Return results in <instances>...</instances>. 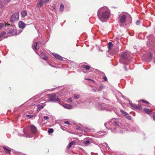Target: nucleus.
<instances>
[{
  "label": "nucleus",
  "instance_id": "f257e3e1",
  "mask_svg": "<svg viewBox=\"0 0 155 155\" xmlns=\"http://www.w3.org/2000/svg\"><path fill=\"white\" fill-rule=\"evenodd\" d=\"M104 8H101L99 9L97 12V16L99 19L102 22H104V19L108 18L110 16V13L108 11H104Z\"/></svg>",
  "mask_w": 155,
  "mask_h": 155
},
{
  "label": "nucleus",
  "instance_id": "f03ea898",
  "mask_svg": "<svg viewBox=\"0 0 155 155\" xmlns=\"http://www.w3.org/2000/svg\"><path fill=\"white\" fill-rule=\"evenodd\" d=\"M56 94H52L49 95L50 98L49 99V101L51 102H59L60 101V99L56 97Z\"/></svg>",
  "mask_w": 155,
  "mask_h": 155
},
{
  "label": "nucleus",
  "instance_id": "7ed1b4c3",
  "mask_svg": "<svg viewBox=\"0 0 155 155\" xmlns=\"http://www.w3.org/2000/svg\"><path fill=\"white\" fill-rule=\"evenodd\" d=\"M19 20V13L18 12H15L13 14L11 18V21L12 22H15L18 21Z\"/></svg>",
  "mask_w": 155,
  "mask_h": 155
},
{
  "label": "nucleus",
  "instance_id": "20e7f679",
  "mask_svg": "<svg viewBox=\"0 0 155 155\" xmlns=\"http://www.w3.org/2000/svg\"><path fill=\"white\" fill-rule=\"evenodd\" d=\"M20 33L19 31H17L16 29H11L9 31L8 33L12 35H18Z\"/></svg>",
  "mask_w": 155,
  "mask_h": 155
},
{
  "label": "nucleus",
  "instance_id": "39448f33",
  "mask_svg": "<svg viewBox=\"0 0 155 155\" xmlns=\"http://www.w3.org/2000/svg\"><path fill=\"white\" fill-rule=\"evenodd\" d=\"M49 0H40L38 2L37 6L38 8L41 7L43 5L44 2H47L49 1Z\"/></svg>",
  "mask_w": 155,
  "mask_h": 155
},
{
  "label": "nucleus",
  "instance_id": "423d86ee",
  "mask_svg": "<svg viewBox=\"0 0 155 155\" xmlns=\"http://www.w3.org/2000/svg\"><path fill=\"white\" fill-rule=\"evenodd\" d=\"M126 20V16L124 15H122L120 17V25L121 26V24L124 23Z\"/></svg>",
  "mask_w": 155,
  "mask_h": 155
},
{
  "label": "nucleus",
  "instance_id": "0eeeda50",
  "mask_svg": "<svg viewBox=\"0 0 155 155\" xmlns=\"http://www.w3.org/2000/svg\"><path fill=\"white\" fill-rule=\"evenodd\" d=\"M18 24L19 27L20 28H24L25 27V24L21 21H19Z\"/></svg>",
  "mask_w": 155,
  "mask_h": 155
},
{
  "label": "nucleus",
  "instance_id": "6e6552de",
  "mask_svg": "<svg viewBox=\"0 0 155 155\" xmlns=\"http://www.w3.org/2000/svg\"><path fill=\"white\" fill-rule=\"evenodd\" d=\"M6 34V32L4 31H3L0 33V41L7 37H5V36Z\"/></svg>",
  "mask_w": 155,
  "mask_h": 155
},
{
  "label": "nucleus",
  "instance_id": "1a4fd4ad",
  "mask_svg": "<svg viewBox=\"0 0 155 155\" xmlns=\"http://www.w3.org/2000/svg\"><path fill=\"white\" fill-rule=\"evenodd\" d=\"M3 148L5 152L7 153H10L11 151V150L10 148L7 147H3Z\"/></svg>",
  "mask_w": 155,
  "mask_h": 155
},
{
  "label": "nucleus",
  "instance_id": "9d476101",
  "mask_svg": "<svg viewBox=\"0 0 155 155\" xmlns=\"http://www.w3.org/2000/svg\"><path fill=\"white\" fill-rule=\"evenodd\" d=\"M53 56L55 58H56L60 60H63V57L59 55L55 54V53H53Z\"/></svg>",
  "mask_w": 155,
  "mask_h": 155
},
{
  "label": "nucleus",
  "instance_id": "9b49d317",
  "mask_svg": "<svg viewBox=\"0 0 155 155\" xmlns=\"http://www.w3.org/2000/svg\"><path fill=\"white\" fill-rule=\"evenodd\" d=\"M41 42H35V43L34 44V45L33 46V49H34V50H37L38 49V48H37V46H38V45H39V44Z\"/></svg>",
  "mask_w": 155,
  "mask_h": 155
},
{
  "label": "nucleus",
  "instance_id": "f8f14e48",
  "mask_svg": "<svg viewBox=\"0 0 155 155\" xmlns=\"http://www.w3.org/2000/svg\"><path fill=\"white\" fill-rule=\"evenodd\" d=\"M30 129L31 132L33 133H35L37 131V129L36 127L33 125H31L30 126Z\"/></svg>",
  "mask_w": 155,
  "mask_h": 155
},
{
  "label": "nucleus",
  "instance_id": "ddd939ff",
  "mask_svg": "<svg viewBox=\"0 0 155 155\" xmlns=\"http://www.w3.org/2000/svg\"><path fill=\"white\" fill-rule=\"evenodd\" d=\"M63 106L65 108L68 109H71L73 107V106L70 104H64Z\"/></svg>",
  "mask_w": 155,
  "mask_h": 155
},
{
  "label": "nucleus",
  "instance_id": "4468645a",
  "mask_svg": "<svg viewBox=\"0 0 155 155\" xmlns=\"http://www.w3.org/2000/svg\"><path fill=\"white\" fill-rule=\"evenodd\" d=\"M121 57L124 59H126L127 58V54L126 52L122 53L121 54Z\"/></svg>",
  "mask_w": 155,
  "mask_h": 155
},
{
  "label": "nucleus",
  "instance_id": "2eb2a0df",
  "mask_svg": "<svg viewBox=\"0 0 155 155\" xmlns=\"http://www.w3.org/2000/svg\"><path fill=\"white\" fill-rule=\"evenodd\" d=\"M81 67L86 69L87 70H88L91 68V66L89 65H82Z\"/></svg>",
  "mask_w": 155,
  "mask_h": 155
},
{
  "label": "nucleus",
  "instance_id": "dca6fc26",
  "mask_svg": "<svg viewBox=\"0 0 155 155\" xmlns=\"http://www.w3.org/2000/svg\"><path fill=\"white\" fill-rule=\"evenodd\" d=\"M75 143V142L74 141H72L70 143L67 147L68 149H70L71 147Z\"/></svg>",
  "mask_w": 155,
  "mask_h": 155
},
{
  "label": "nucleus",
  "instance_id": "f3484780",
  "mask_svg": "<svg viewBox=\"0 0 155 155\" xmlns=\"http://www.w3.org/2000/svg\"><path fill=\"white\" fill-rule=\"evenodd\" d=\"M144 111L147 114H149L151 113V111L149 109L145 108L143 109Z\"/></svg>",
  "mask_w": 155,
  "mask_h": 155
},
{
  "label": "nucleus",
  "instance_id": "a211bd4d",
  "mask_svg": "<svg viewBox=\"0 0 155 155\" xmlns=\"http://www.w3.org/2000/svg\"><path fill=\"white\" fill-rule=\"evenodd\" d=\"M21 15L23 17H25L27 15V12L25 11H22L21 13Z\"/></svg>",
  "mask_w": 155,
  "mask_h": 155
},
{
  "label": "nucleus",
  "instance_id": "6ab92c4d",
  "mask_svg": "<svg viewBox=\"0 0 155 155\" xmlns=\"http://www.w3.org/2000/svg\"><path fill=\"white\" fill-rule=\"evenodd\" d=\"M113 45L112 42H110L108 44V48L110 50L111 47L113 46Z\"/></svg>",
  "mask_w": 155,
  "mask_h": 155
},
{
  "label": "nucleus",
  "instance_id": "aec40b11",
  "mask_svg": "<svg viewBox=\"0 0 155 155\" xmlns=\"http://www.w3.org/2000/svg\"><path fill=\"white\" fill-rule=\"evenodd\" d=\"M104 104H102L100 105H99V107L102 110L104 109L105 108L104 107Z\"/></svg>",
  "mask_w": 155,
  "mask_h": 155
},
{
  "label": "nucleus",
  "instance_id": "412c9836",
  "mask_svg": "<svg viewBox=\"0 0 155 155\" xmlns=\"http://www.w3.org/2000/svg\"><path fill=\"white\" fill-rule=\"evenodd\" d=\"M64 9V6L63 5H61L60 7V10L61 12H62Z\"/></svg>",
  "mask_w": 155,
  "mask_h": 155
},
{
  "label": "nucleus",
  "instance_id": "4be33fe9",
  "mask_svg": "<svg viewBox=\"0 0 155 155\" xmlns=\"http://www.w3.org/2000/svg\"><path fill=\"white\" fill-rule=\"evenodd\" d=\"M37 107L38 110H40L43 108V106L41 105H38Z\"/></svg>",
  "mask_w": 155,
  "mask_h": 155
},
{
  "label": "nucleus",
  "instance_id": "5701e85b",
  "mask_svg": "<svg viewBox=\"0 0 155 155\" xmlns=\"http://www.w3.org/2000/svg\"><path fill=\"white\" fill-rule=\"evenodd\" d=\"M54 130L52 128L49 129L48 130V132L49 134H51L53 132Z\"/></svg>",
  "mask_w": 155,
  "mask_h": 155
},
{
  "label": "nucleus",
  "instance_id": "b1692460",
  "mask_svg": "<svg viewBox=\"0 0 155 155\" xmlns=\"http://www.w3.org/2000/svg\"><path fill=\"white\" fill-rule=\"evenodd\" d=\"M130 104L131 106L133 107L134 108L137 109V106L135 104H133L131 103H130Z\"/></svg>",
  "mask_w": 155,
  "mask_h": 155
},
{
  "label": "nucleus",
  "instance_id": "393cba45",
  "mask_svg": "<svg viewBox=\"0 0 155 155\" xmlns=\"http://www.w3.org/2000/svg\"><path fill=\"white\" fill-rule=\"evenodd\" d=\"M80 96L78 94H75L74 95V98L78 99L79 98Z\"/></svg>",
  "mask_w": 155,
  "mask_h": 155
},
{
  "label": "nucleus",
  "instance_id": "a878e982",
  "mask_svg": "<svg viewBox=\"0 0 155 155\" xmlns=\"http://www.w3.org/2000/svg\"><path fill=\"white\" fill-rule=\"evenodd\" d=\"M5 24L4 23H0V29L2 28L4 26Z\"/></svg>",
  "mask_w": 155,
  "mask_h": 155
},
{
  "label": "nucleus",
  "instance_id": "bb28decb",
  "mask_svg": "<svg viewBox=\"0 0 155 155\" xmlns=\"http://www.w3.org/2000/svg\"><path fill=\"white\" fill-rule=\"evenodd\" d=\"M84 144L86 145H88V144H89L90 143V142L89 140H87L85 141H84Z\"/></svg>",
  "mask_w": 155,
  "mask_h": 155
},
{
  "label": "nucleus",
  "instance_id": "cd10ccee",
  "mask_svg": "<svg viewBox=\"0 0 155 155\" xmlns=\"http://www.w3.org/2000/svg\"><path fill=\"white\" fill-rule=\"evenodd\" d=\"M114 124L115 126H117L119 125V123L118 121H115L114 122Z\"/></svg>",
  "mask_w": 155,
  "mask_h": 155
},
{
  "label": "nucleus",
  "instance_id": "c85d7f7f",
  "mask_svg": "<svg viewBox=\"0 0 155 155\" xmlns=\"http://www.w3.org/2000/svg\"><path fill=\"white\" fill-rule=\"evenodd\" d=\"M120 111L123 114H125V115H127L128 114L125 111H124V110H120Z\"/></svg>",
  "mask_w": 155,
  "mask_h": 155
},
{
  "label": "nucleus",
  "instance_id": "c756f323",
  "mask_svg": "<svg viewBox=\"0 0 155 155\" xmlns=\"http://www.w3.org/2000/svg\"><path fill=\"white\" fill-rule=\"evenodd\" d=\"M67 101L68 102L70 103L72 102V100H71V98H68L67 100Z\"/></svg>",
  "mask_w": 155,
  "mask_h": 155
},
{
  "label": "nucleus",
  "instance_id": "7c9ffc66",
  "mask_svg": "<svg viewBox=\"0 0 155 155\" xmlns=\"http://www.w3.org/2000/svg\"><path fill=\"white\" fill-rule=\"evenodd\" d=\"M137 109H140V110L142 109V106L141 105L137 106Z\"/></svg>",
  "mask_w": 155,
  "mask_h": 155
},
{
  "label": "nucleus",
  "instance_id": "2f4dec72",
  "mask_svg": "<svg viewBox=\"0 0 155 155\" xmlns=\"http://www.w3.org/2000/svg\"><path fill=\"white\" fill-rule=\"evenodd\" d=\"M126 118L130 120L131 119V117L130 116H126Z\"/></svg>",
  "mask_w": 155,
  "mask_h": 155
},
{
  "label": "nucleus",
  "instance_id": "473e14b6",
  "mask_svg": "<svg viewBox=\"0 0 155 155\" xmlns=\"http://www.w3.org/2000/svg\"><path fill=\"white\" fill-rule=\"evenodd\" d=\"M43 118H44V119L45 120H48L49 118L48 117V116H44V117Z\"/></svg>",
  "mask_w": 155,
  "mask_h": 155
},
{
  "label": "nucleus",
  "instance_id": "72a5a7b5",
  "mask_svg": "<svg viewBox=\"0 0 155 155\" xmlns=\"http://www.w3.org/2000/svg\"><path fill=\"white\" fill-rule=\"evenodd\" d=\"M64 123L65 124H68V125H70L71 124L68 121H64Z\"/></svg>",
  "mask_w": 155,
  "mask_h": 155
},
{
  "label": "nucleus",
  "instance_id": "f704fd0d",
  "mask_svg": "<svg viewBox=\"0 0 155 155\" xmlns=\"http://www.w3.org/2000/svg\"><path fill=\"white\" fill-rule=\"evenodd\" d=\"M142 101L143 102L146 103L147 104H148L149 103V102H148V101H146L143 100H142Z\"/></svg>",
  "mask_w": 155,
  "mask_h": 155
},
{
  "label": "nucleus",
  "instance_id": "c9c22d12",
  "mask_svg": "<svg viewBox=\"0 0 155 155\" xmlns=\"http://www.w3.org/2000/svg\"><path fill=\"white\" fill-rule=\"evenodd\" d=\"M103 79L104 81H107V78L106 76H104L103 77Z\"/></svg>",
  "mask_w": 155,
  "mask_h": 155
},
{
  "label": "nucleus",
  "instance_id": "e433bc0d",
  "mask_svg": "<svg viewBox=\"0 0 155 155\" xmlns=\"http://www.w3.org/2000/svg\"><path fill=\"white\" fill-rule=\"evenodd\" d=\"M41 57L42 59H43V60H46L47 59V58L46 57Z\"/></svg>",
  "mask_w": 155,
  "mask_h": 155
},
{
  "label": "nucleus",
  "instance_id": "4c0bfd02",
  "mask_svg": "<svg viewBox=\"0 0 155 155\" xmlns=\"http://www.w3.org/2000/svg\"><path fill=\"white\" fill-rule=\"evenodd\" d=\"M152 117L154 120H155V114H153Z\"/></svg>",
  "mask_w": 155,
  "mask_h": 155
},
{
  "label": "nucleus",
  "instance_id": "58836bf2",
  "mask_svg": "<svg viewBox=\"0 0 155 155\" xmlns=\"http://www.w3.org/2000/svg\"><path fill=\"white\" fill-rule=\"evenodd\" d=\"M27 116L29 118H31L33 117V116L29 115H27Z\"/></svg>",
  "mask_w": 155,
  "mask_h": 155
},
{
  "label": "nucleus",
  "instance_id": "ea45409f",
  "mask_svg": "<svg viewBox=\"0 0 155 155\" xmlns=\"http://www.w3.org/2000/svg\"><path fill=\"white\" fill-rule=\"evenodd\" d=\"M140 21H139V20H137V21H136V24L137 25H138L139 24H140Z\"/></svg>",
  "mask_w": 155,
  "mask_h": 155
},
{
  "label": "nucleus",
  "instance_id": "a19ab883",
  "mask_svg": "<svg viewBox=\"0 0 155 155\" xmlns=\"http://www.w3.org/2000/svg\"><path fill=\"white\" fill-rule=\"evenodd\" d=\"M103 87L102 86H101L99 88V91H100L101 90V89L103 88Z\"/></svg>",
  "mask_w": 155,
  "mask_h": 155
},
{
  "label": "nucleus",
  "instance_id": "79ce46f5",
  "mask_svg": "<svg viewBox=\"0 0 155 155\" xmlns=\"http://www.w3.org/2000/svg\"><path fill=\"white\" fill-rule=\"evenodd\" d=\"M150 59H151L152 58V55H151V54H150Z\"/></svg>",
  "mask_w": 155,
  "mask_h": 155
},
{
  "label": "nucleus",
  "instance_id": "37998d69",
  "mask_svg": "<svg viewBox=\"0 0 155 155\" xmlns=\"http://www.w3.org/2000/svg\"><path fill=\"white\" fill-rule=\"evenodd\" d=\"M85 79L86 80H91V79H89V78H85Z\"/></svg>",
  "mask_w": 155,
  "mask_h": 155
},
{
  "label": "nucleus",
  "instance_id": "c03bdc74",
  "mask_svg": "<svg viewBox=\"0 0 155 155\" xmlns=\"http://www.w3.org/2000/svg\"><path fill=\"white\" fill-rule=\"evenodd\" d=\"M26 137H31V136H28V135H27L26 136Z\"/></svg>",
  "mask_w": 155,
  "mask_h": 155
},
{
  "label": "nucleus",
  "instance_id": "a18cd8bd",
  "mask_svg": "<svg viewBox=\"0 0 155 155\" xmlns=\"http://www.w3.org/2000/svg\"><path fill=\"white\" fill-rule=\"evenodd\" d=\"M124 68H125V69L127 71V69H126V68L125 67Z\"/></svg>",
  "mask_w": 155,
  "mask_h": 155
}]
</instances>
